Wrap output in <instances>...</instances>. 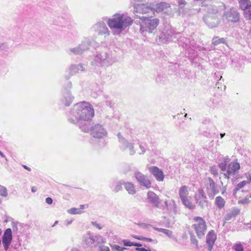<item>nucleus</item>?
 <instances>
[{"label": "nucleus", "mask_w": 251, "mask_h": 251, "mask_svg": "<svg viewBox=\"0 0 251 251\" xmlns=\"http://www.w3.org/2000/svg\"><path fill=\"white\" fill-rule=\"evenodd\" d=\"M141 240H143V241H147V242H149L152 241V239L149 238H146V237H142V239Z\"/></svg>", "instance_id": "53"}, {"label": "nucleus", "mask_w": 251, "mask_h": 251, "mask_svg": "<svg viewBox=\"0 0 251 251\" xmlns=\"http://www.w3.org/2000/svg\"><path fill=\"white\" fill-rule=\"evenodd\" d=\"M7 195V190L5 187L0 185V196L6 197Z\"/></svg>", "instance_id": "40"}, {"label": "nucleus", "mask_w": 251, "mask_h": 251, "mask_svg": "<svg viewBox=\"0 0 251 251\" xmlns=\"http://www.w3.org/2000/svg\"><path fill=\"white\" fill-rule=\"evenodd\" d=\"M91 42L89 38H84L81 42V44L78 45V47L81 51L82 53L84 52L86 50L89 49Z\"/></svg>", "instance_id": "23"}, {"label": "nucleus", "mask_w": 251, "mask_h": 251, "mask_svg": "<svg viewBox=\"0 0 251 251\" xmlns=\"http://www.w3.org/2000/svg\"><path fill=\"white\" fill-rule=\"evenodd\" d=\"M214 169H215L214 167H213L211 168V171L212 172V173H217V171L216 170H215Z\"/></svg>", "instance_id": "61"}, {"label": "nucleus", "mask_w": 251, "mask_h": 251, "mask_svg": "<svg viewBox=\"0 0 251 251\" xmlns=\"http://www.w3.org/2000/svg\"><path fill=\"white\" fill-rule=\"evenodd\" d=\"M23 167L26 169L28 171H31V169L30 168H29L28 167L25 166V165H23Z\"/></svg>", "instance_id": "59"}, {"label": "nucleus", "mask_w": 251, "mask_h": 251, "mask_svg": "<svg viewBox=\"0 0 251 251\" xmlns=\"http://www.w3.org/2000/svg\"><path fill=\"white\" fill-rule=\"evenodd\" d=\"M84 208H85V205H81L80 206V208L79 209L81 210L82 209H84Z\"/></svg>", "instance_id": "60"}, {"label": "nucleus", "mask_w": 251, "mask_h": 251, "mask_svg": "<svg viewBox=\"0 0 251 251\" xmlns=\"http://www.w3.org/2000/svg\"><path fill=\"white\" fill-rule=\"evenodd\" d=\"M136 17L143 20L140 25V30L142 33L145 32L152 33L159 24V21L157 18L150 19L148 17L142 16L140 15H136Z\"/></svg>", "instance_id": "5"}, {"label": "nucleus", "mask_w": 251, "mask_h": 251, "mask_svg": "<svg viewBox=\"0 0 251 251\" xmlns=\"http://www.w3.org/2000/svg\"><path fill=\"white\" fill-rule=\"evenodd\" d=\"M139 148H140V150L141 151L139 153L140 154H143L145 152V151H146L145 148L143 146H142L141 145H140Z\"/></svg>", "instance_id": "48"}, {"label": "nucleus", "mask_w": 251, "mask_h": 251, "mask_svg": "<svg viewBox=\"0 0 251 251\" xmlns=\"http://www.w3.org/2000/svg\"><path fill=\"white\" fill-rule=\"evenodd\" d=\"M131 237L135 239H137L140 240H141L142 239V236H138L135 235H131Z\"/></svg>", "instance_id": "54"}, {"label": "nucleus", "mask_w": 251, "mask_h": 251, "mask_svg": "<svg viewBox=\"0 0 251 251\" xmlns=\"http://www.w3.org/2000/svg\"><path fill=\"white\" fill-rule=\"evenodd\" d=\"M238 203L247 204L251 201V192L249 193L248 191H242L241 195L239 198Z\"/></svg>", "instance_id": "17"}, {"label": "nucleus", "mask_w": 251, "mask_h": 251, "mask_svg": "<svg viewBox=\"0 0 251 251\" xmlns=\"http://www.w3.org/2000/svg\"><path fill=\"white\" fill-rule=\"evenodd\" d=\"M193 49H195V54L198 51H202L205 50V48L203 47H201L199 46H196L195 44L194 45V48Z\"/></svg>", "instance_id": "43"}, {"label": "nucleus", "mask_w": 251, "mask_h": 251, "mask_svg": "<svg viewBox=\"0 0 251 251\" xmlns=\"http://www.w3.org/2000/svg\"><path fill=\"white\" fill-rule=\"evenodd\" d=\"M226 39L224 38H218V37H214L212 39V44L214 46L218 45L220 44H226Z\"/></svg>", "instance_id": "32"}, {"label": "nucleus", "mask_w": 251, "mask_h": 251, "mask_svg": "<svg viewBox=\"0 0 251 251\" xmlns=\"http://www.w3.org/2000/svg\"><path fill=\"white\" fill-rule=\"evenodd\" d=\"M114 249L118 251H124V250L125 249V248L121 247L118 245H115L114 246Z\"/></svg>", "instance_id": "49"}, {"label": "nucleus", "mask_w": 251, "mask_h": 251, "mask_svg": "<svg viewBox=\"0 0 251 251\" xmlns=\"http://www.w3.org/2000/svg\"><path fill=\"white\" fill-rule=\"evenodd\" d=\"M239 13L236 9L232 8L224 13L223 17L228 21L231 22H237L239 20Z\"/></svg>", "instance_id": "12"}, {"label": "nucleus", "mask_w": 251, "mask_h": 251, "mask_svg": "<svg viewBox=\"0 0 251 251\" xmlns=\"http://www.w3.org/2000/svg\"><path fill=\"white\" fill-rule=\"evenodd\" d=\"M12 239V230L10 228H7L4 232L2 238V241L4 248L7 250L11 242Z\"/></svg>", "instance_id": "15"}, {"label": "nucleus", "mask_w": 251, "mask_h": 251, "mask_svg": "<svg viewBox=\"0 0 251 251\" xmlns=\"http://www.w3.org/2000/svg\"><path fill=\"white\" fill-rule=\"evenodd\" d=\"M225 133H221L220 134V136H221V138H222L224 137V136H225Z\"/></svg>", "instance_id": "64"}, {"label": "nucleus", "mask_w": 251, "mask_h": 251, "mask_svg": "<svg viewBox=\"0 0 251 251\" xmlns=\"http://www.w3.org/2000/svg\"><path fill=\"white\" fill-rule=\"evenodd\" d=\"M83 71H84V68L82 64L77 65L73 64L70 67L69 74L74 75Z\"/></svg>", "instance_id": "22"}, {"label": "nucleus", "mask_w": 251, "mask_h": 251, "mask_svg": "<svg viewBox=\"0 0 251 251\" xmlns=\"http://www.w3.org/2000/svg\"><path fill=\"white\" fill-rule=\"evenodd\" d=\"M89 131L91 132V135L96 138H102L106 136L107 134L106 130L104 128L102 125L100 124H96L90 126V122L88 124Z\"/></svg>", "instance_id": "9"}, {"label": "nucleus", "mask_w": 251, "mask_h": 251, "mask_svg": "<svg viewBox=\"0 0 251 251\" xmlns=\"http://www.w3.org/2000/svg\"><path fill=\"white\" fill-rule=\"evenodd\" d=\"M240 8L246 12L251 6V1L250 0H240L239 1Z\"/></svg>", "instance_id": "27"}, {"label": "nucleus", "mask_w": 251, "mask_h": 251, "mask_svg": "<svg viewBox=\"0 0 251 251\" xmlns=\"http://www.w3.org/2000/svg\"><path fill=\"white\" fill-rule=\"evenodd\" d=\"M0 156L2 157H3V158L5 157V155H4V154L1 151H0Z\"/></svg>", "instance_id": "62"}, {"label": "nucleus", "mask_w": 251, "mask_h": 251, "mask_svg": "<svg viewBox=\"0 0 251 251\" xmlns=\"http://www.w3.org/2000/svg\"><path fill=\"white\" fill-rule=\"evenodd\" d=\"M239 213V210H235L233 211L231 213L227 214L226 216V219H230L232 217H234L235 215L238 214Z\"/></svg>", "instance_id": "41"}, {"label": "nucleus", "mask_w": 251, "mask_h": 251, "mask_svg": "<svg viewBox=\"0 0 251 251\" xmlns=\"http://www.w3.org/2000/svg\"><path fill=\"white\" fill-rule=\"evenodd\" d=\"M148 171L150 173H163V172L156 166L149 167Z\"/></svg>", "instance_id": "36"}, {"label": "nucleus", "mask_w": 251, "mask_h": 251, "mask_svg": "<svg viewBox=\"0 0 251 251\" xmlns=\"http://www.w3.org/2000/svg\"><path fill=\"white\" fill-rule=\"evenodd\" d=\"M100 249L99 251H109V248L107 246H100Z\"/></svg>", "instance_id": "46"}, {"label": "nucleus", "mask_w": 251, "mask_h": 251, "mask_svg": "<svg viewBox=\"0 0 251 251\" xmlns=\"http://www.w3.org/2000/svg\"><path fill=\"white\" fill-rule=\"evenodd\" d=\"M154 229H155V230H156L158 231L162 232H163L165 234H168V232H170V231L167 229L161 228H155Z\"/></svg>", "instance_id": "44"}, {"label": "nucleus", "mask_w": 251, "mask_h": 251, "mask_svg": "<svg viewBox=\"0 0 251 251\" xmlns=\"http://www.w3.org/2000/svg\"><path fill=\"white\" fill-rule=\"evenodd\" d=\"M133 1L135 2L134 3H148L149 0H132Z\"/></svg>", "instance_id": "47"}, {"label": "nucleus", "mask_w": 251, "mask_h": 251, "mask_svg": "<svg viewBox=\"0 0 251 251\" xmlns=\"http://www.w3.org/2000/svg\"><path fill=\"white\" fill-rule=\"evenodd\" d=\"M191 241L192 242V243L194 244V245H195L196 246L198 245V241L197 240V239L195 238V237H194V238H192L191 239Z\"/></svg>", "instance_id": "50"}, {"label": "nucleus", "mask_w": 251, "mask_h": 251, "mask_svg": "<svg viewBox=\"0 0 251 251\" xmlns=\"http://www.w3.org/2000/svg\"><path fill=\"white\" fill-rule=\"evenodd\" d=\"M125 187L126 189L128 191L129 194H133L135 193V189L133 185L129 182L125 183Z\"/></svg>", "instance_id": "34"}, {"label": "nucleus", "mask_w": 251, "mask_h": 251, "mask_svg": "<svg viewBox=\"0 0 251 251\" xmlns=\"http://www.w3.org/2000/svg\"><path fill=\"white\" fill-rule=\"evenodd\" d=\"M217 239L216 234L213 230L210 231L206 236V243L208 244L209 250L210 251Z\"/></svg>", "instance_id": "18"}, {"label": "nucleus", "mask_w": 251, "mask_h": 251, "mask_svg": "<svg viewBox=\"0 0 251 251\" xmlns=\"http://www.w3.org/2000/svg\"><path fill=\"white\" fill-rule=\"evenodd\" d=\"M240 168V164L236 160L231 162L228 166H226V173H236Z\"/></svg>", "instance_id": "21"}, {"label": "nucleus", "mask_w": 251, "mask_h": 251, "mask_svg": "<svg viewBox=\"0 0 251 251\" xmlns=\"http://www.w3.org/2000/svg\"><path fill=\"white\" fill-rule=\"evenodd\" d=\"M123 243L124 245L125 246L131 247V246H133V242H131L130 241H126V240H123Z\"/></svg>", "instance_id": "45"}, {"label": "nucleus", "mask_w": 251, "mask_h": 251, "mask_svg": "<svg viewBox=\"0 0 251 251\" xmlns=\"http://www.w3.org/2000/svg\"><path fill=\"white\" fill-rule=\"evenodd\" d=\"M215 204L219 209H221L224 207L226 201L221 196H218L215 198Z\"/></svg>", "instance_id": "28"}, {"label": "nucleus", "mask_w": 251, "mask_h": 251, "mask_svg": "<svg viewBox=\"0 0 251 251\" xmlns=\"http://www.w3.org/2000/svg\"><path fill=\"white\" fill-rule=\"evenodd\" d=\"M107 23L114 34H120L132 24L133 20L128 16L116 14L108 19Z\"/></svg>", "instance_id": "3"}, {"label": "nucleus", "mask_w": 251, "mask_h": 251, "mask_svg": "<svg viewBox=\"0 0 251 251\" xmlns=\"http://www.w3.org/2000/svg\"><path fill=\"white\" fill-rule=\"evenodd\" d=\"M93 28L100 35H109V30L103 22H98L93 25Z\"/></svg>", "instance_id": "14"}, {"label": "nucleus", "mask_w": 251, "mask_h": 251, "mask_svg": "<svg viewBox=\"0 0 251 251\" xmlns=\"http://www.w3.org/2000/svg\"><path fill=\"white\" fill-rule=\"evenodd\" d=\"M244 16L247 19L251 20V6L246 12H244Z\"/></svg>", "instance_id": "39"}, {"label": "nucleus", "mask_w": 251, "mask_h": 251, "mask_svg": "<svg viewBox=\"0 0 251 251\" xmlns=\"http://www.w3.org/2000/svg\"><path fill=\"white\" fill-rule=\"evenodd\" d=\"M229 157L226 156L224 158L223 161L219 163V166L222 171H226L227 163L229 162Z\"/></svg>", "instance_id": "30"}, {"label": "nucleus", "mask_w": 251, "mask_h": 251, "mask_svg": "<svg viewBox=\"0 0 251 251\" xmlns=\"http://www.w3.org/2000/svg\"><path fill=\"white\" fill-rule=\"evenodd\" d=\"M68 52L70 55H80L82 54L78 46L69 49Z\"/></svg>", "instance_id": "33"}, {"label": "nucleus", "mask_w": 251, "mask_h": 251, "mask_svg": "<svg viewBox=\"0 0 251 251\" xmlns=\"http://www.w3.org/2000/svg\"><path fill=\"white\" fill-rule=\"evenodd\" d=\"M136 250L138 251H146V249L144 248H137Z\"/></svg>", "instance_id": "55"}, {"label": "nucleus", "mask_w": 251, "mask_h": 251, "mask_svg": "<svg viewBox=\"0 0 251 251\" xmlns=\"http://www.w3.org/2000/svg\"><path fill=\"white\" fill-rule=\"evenodd\" d=\"M69 212L71 214H81L82 211L79 208H72L69 210Z\"/></svg>", "instance_id": "38"}, {"label": "nucleus", "mask_w": 251, "mask_h": 251, "mask_svg": "<svg viewBox=\"0 0 251 251\" xmlns=\"http://www.w3.org/2000/svg\"><path fill=\"white\" fill-rule=\"evenodd\" d=\"M94 116V110L88 102L82 101L75 104L68 115V121L74 124H78L85 132H88L90 120Z\"/></svg>", "instance_id": "1"}, {"label": "nucleus", "mask_w": 251, "mask_h": 251, "mask_svg": "<svg viewBox=\"0 0 251 251\" xmlns=\"http://www.w3.org/2000/svg\"><path fill=\"white\" fill-rule=\"evenodd\" d=\"M209 186H210L211 189L212 190L213 194L214 195H217V194H218L219 193V189H218V188H217L216 184L214 182V181L211 178H209Z\"/></svg>", "instance_id": "31"}, {"label": "nucleus", "mask_w": 251, "mask_h": 251, "mask_svg": "<svg viewBox=\"0 0 251 251\" xmlns=\"http://www.w3.org/2000/svg\"><path fill=\"white\" fill-rule=\"evenodd\" d=\"M169 8L170 9V6L168 3L166 2H161L156 5L155 10L158 13H168L169 11Z\"/></svg>", "instance_id": "24"}, {"label": "nucleus", "mask_w": 251, "mask_h": 251, "mask_svg": "<svg viewBox=\"0 0 251 251\" xmlns=\"http://www.w3.org/2000/svg\"><path fill=\"white\" fill-rule=\"evenodd\" d=\"M195 199L196 203L201 207L206 205L208 202L207 197L202 189H199L198 190V192L195 194Z\"/></svg>", "instance_id": "13"}, {"label": "nucleus", "mask_w": 251, "mask_h": 251, "mask_svg": "<svg viewBox=\"0 0 251 251\" xmlns=\"http://www.w3.org/2000/svg\"><path fill=\"white\" fill-rule=\"evenodd\" d=\"M92 224L93 226H94L99 229H100L102 228V227L100 226L99 224H98L96 222H92Z\"/></svg>", "instance_id": "52"}, {"label": "nucleus", "mask_w": 251, "mask_h": 251, "mask_svg": "<svg viewBox=\"0 0 251 251\" xmlns=\"http://www.w3.org/2000/svg\"><path fill=\"white\" fill-rule=\"evenodd\" d=\"M119 142L120 144V148L121 149L125 150L128 149L129 150V154L133 155L135 153V151L134 150V146L132 143L128 142L125 138H124L120 133L117 135Z\"/></svg>", "instance_id": "11"}, {"label": "nucleus", "mask_w": 251, "mask_h": 251, "mask_svg": "<svg viewBox=\"0 0 251 251\" xmlns=\"http://www.w3.org/2000/svg\"><path fill=\"white\" fill-rule=\"evenodd\" d=\"M179 32H176L171 25H166L161 30L157 36L158 42L162 43H167L178 38Z\"/></svg>", "instance_id": "4"}, {"label": "nucleus", "mask_w": 251, "mask_h": 251, "mask_svg": "<svg viewBox=\"0 0 251 251\" xmlns=\"http://www.w3.org/2000/svg\"><path fill=\"white\" fill-rule=\"evenodd\" d=\"M233 249L235 251H243L244 250L243 245L240 243L235 244L233 247Z\"/></svg>", "instance_id": "37"}, {"label": "nucleus", "mask_w": 251, "mask_h": 251, "mask_svg": "<svg viewBox=\"0 0 251 251\" xmlns=\"http://www.w3.org/2000/svg\"><path fill=\"white\" fill-rule=\"evenodd\" d=\"M215 87L218 88H220V84L219 83H217L215 85Z\"/></svg>", "instance_id": "63"}, {"label": "nucleus", "mask_w": 251, "mask_h": 251, "mask_svg": "<svg viewBox=\"0 0 251 251\" xmlns=\"http://www.w3.org/2000/svg\"><path fill=\"white\" fill-rule=\"evenodd\" d=\"M176 40L178 41V43L179 46L184 48H188V45H187V42H190V39L186 38L183 36H181L179 33V36H178Z\"/></svg>", "instance_id": "26"}, {"label": "nucleus", "mask_w": 251, "mask_h": 251, "mask_svg": "<svg viewBox=\"0 0 251 251\" xmlns=\"http://www.w3.org/2000/svg\"><path fill=\"white\" fill-rule=\"evenodd\" d=\"M153 4L151 3H134L133 13L135 15L147 14L148 18L151 17L154 14L155 9Z\"/></svg>", "instance_id": "7"}, {"label": "nucleus", "mask_w": 251, "mask_h": 251, "mask_svg": "<svg viewBox=\"0 0 251 251\" xmlns=\"http://www.w3.org/2000/svg\"><path fill=\"white\" fill-rule=\"evenodd\" d=\"M46 202L49 204H51L52 203V200L50 197H48L46 199Z\"/></svg>", "instance_id": "51"}, {"label": "nucleus", "mask_w": 251, "mask_h": 251, "mask_svg": "<svg viewBox=\"0 0 251 251\" xmlns=\"http://www.w3.org/2000/svg\"><path fill=\"white\" fill-rule=\"evenodd\" d=\"M194 4L207 7L206 13L203 17L204 23L210 27H216L220 23L221 16L226 9L225 4L216 0H193Z\"/></svg>", "instance_id": "2"}, {"label": "nucleus", "mask_w": 251, "mask_h": 251, "mask_svg": "<svg viewBox=\"0 0 251 251\" xmlns=\"http://www.w3.org/2000/svg\"><path fill=\"white\" fill-rule=\"evenodd\" d=\"M133 246L141 247L142 246V245L138 243H133Z\"/></svg>", "instance_id": "56"}, {"label": "nucleus", "mask_w": 251, "mask_h": 251, "mask_svg": "<svg viewBox=\"0 0 251 251\" xmlns=\"http://www.w3.org/2000/svg\"><path fill=\"white\" fill-rule=\"evenodd\" d=\"M192 227L194 229L198 237H203L207 230V225L205 220L201 217H195L193 219Z\"/></svg>", "instance_id": "6"}, {"label": "nucleus", "mask_w": 251, "mask_h": 251, "mask_svg": "<svg viewBox=\"0 0 251 251\" xmlns=\"http://www.w3.org/2000/svg\"><path fill=\"white\" fill-rule=\"evenodd\" d=\"M187 45H188V48H184L186 50H187L188 52L191 54V57L193 55H195V49H193L194 48V45H195V43L194 40L190 39V42L187 43Z\"/></svg>", "instance_id": "29"}, {"label": "nucleus", "mask_w": 251, "mask_h": 251, "mask_svg": "<svg viewBox=\"0 0 251 251\" xmlns=\"http://www.w3.org/2000/svg\"><path fill=\"white\" fill-rule=\"evenodd\" d=\"M95 60L102 66H108L113 63L111 54L109 51H101L95 56Z\"/></svg>", "instance_id": "10"}, {"label": "nucleus", "mask_w": 251, "mask_h": 251, "mask_svg": "<svg viewBox=\"0 0 251 251\" xmlns=\"http://www.w3.org/2000/svg\"><path fill=\"white\" fill-rule=\"evenodd\" d=\"M189 191L186 186H182L179 188L178 194L182 203L189 209H193L195 208V205L189 199Z\"/></svg>", "instance_id": "8"}, {"label": "nucleus", "mask_w": 251, "mask_h": 251, "mask_svg": "<svg viewBox=\"0 0 251 251\" xmlns=\"http://www.w3.org/2000/svg\"><path fill=\"white\" fill-rule=\"evenodd\" d=\"M74 97L72 95L70 91L66 88L63 93L61 99L62 102L66 106H68L72 102Z\"/></svg>", "instance_id": "16"}, {"label": "nucleus", "mask_w": 251, "mask_h": 251, "mask_svg": "<svg viewBox=\"0 0 251 251\" xmlns=\"http://www.w3.org/2000/svg\"><path fill=\"white\" fill-rule=\"evenodd\" d=\"M136 178L140 184L147 188H149L151 182L143 174H136Z\"/></svg>", "instance_id": "19"}, {"label": "nucleus", "mask_w": 251, "mask_h": 251, "mask_svg": "<svg viewBox=\"0 0 251 251\" xmlns=\"http://www.w3.org/2000/svg\"><path fill=\"white\" fill-rule=\"evenodd\" d=\"M72 86V83L71 81H69L67 82V87L68 88H70Z\"/></svg>", "instance_id": "58"}, {"label": "nucleus", "mask_w": 251, "mask_h": 251, "mask_svg": "<svg viewBox=\"0 0 251 251\" xmlns=\"http://www.w3.org/2000/svg\"><path fill=\"white\" fill-rule=\"evenodd\" d=\"M148 199L156 207H158L160 201L158 196L153 192H149L148 193Z\"/></svg>", "instance_id": "20"}, {"label": "nucleus", "mask_w": 251, "mask_h": 251, "mask_svg": "<svg viewBox=\"0 0 251 251\" xmlns=\"http://www.w3.org/2000/svg\"><path fill=\"white\" fill-rule=\"evenodd\" d=\"M186 3L187 2L185 0H178V4L179 6L178 13L179 15H180L181 13L182 14L185 13L184 10H183L181 11V9H182Z\"/></svg>", "instance_id": "35"}, {"label": "nucleus", "mask_w": 251, "mask_h": 251, "mask_svg": "<svg viewBox=\"0 0 251 251\" xmlns=\"http://www.w3.org/2000/svg\"><path fill=\"white\" fill-rule=\"evenodd\" d=\"M37 189L35 186H33L31 188V191L32 192H35L37 191Z\"/></svg>", "instance_id": "57"}, {"label": "nucleus", "mask_w": 251, "mask_h": 251, "mask_svg": "<svg viewBox=\"0 0 251 251\" xmlns=\"http://www.w3.org/2000/svg\"><path fill=\"white\" fill-rule=\"evenodd\" d=\"M154 177L158 181H162L164 178L163 174H153Z\"/></svg>", "instance_id": "42"}, {"label": "nucleus", "mask_w": 251, "mask_h": 251, "mask_svg": "<svg viewBox=\"0 0 251 251\" xmlns=\"http://www.w3.org/2000/svg\"><path fill=\"white\" fill-rule=\"evenodd\" d=\"M250 183H251V174L250 175L249 177H248V181H242L236 186L233 190V194L235 195L239 190L243 188L247 184Z\"/></svg>", "instance_id": "25"}]
</instances>
